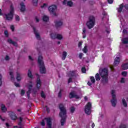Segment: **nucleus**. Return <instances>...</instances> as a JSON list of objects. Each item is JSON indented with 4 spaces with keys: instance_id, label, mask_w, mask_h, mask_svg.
Segmentation results:
<instances>
[{
    "instance_id": "f257e3e1",
    "label": "nucleus",
    "mask_w": 128,
    "mask_h": 128,
    "mask_svg": "<svg viewBox=\"0 0 128 128\" xmlns=\"http://www.w3.org/2000/svg\"><path fill=\"white\" fill-rule=\"evenodd\" d=\"M59 108L60 110L59 116L61 118V126H64V124H66V108L62 104H59Z\"/></svg>"
},
{
    "instance_id": "f03ea898",
    "label": "nucleus",
    "mask_w": 128,
    "mask_h": 128,
    "mask_svg": "<svg viewBox=\"0 0 128 128\" xmlns=\"http://www.w3.org/2000/svg\"><path fill=\"white\" fill-rule=\"evenodd\" d=\"M100 76L102 78L103 84H108V70L106 68H104L102 72H100Z\"/></svg>"
},
{
    "instance_id": "7ed1b4c3",
    "label": "nucleus",
    "mask_w": 128,
    "mask_h": 128,
    "mask_svg": "<svg viewBox=\"0 0 128 128\" xmlns=\"http://www.w3.org/2000/svg\"><path fill=\"white\" fill-rule=\"evenodd\" d=\"M42 58V56H39L38 60V64L39 65L40 68V72L42 74H46V66H44V62Z\"/></svg>"
},
{
    "instance_id": "20e7f679",
    "label": "nucleus",
    "mask_w": 128,
    "mask_h": 128,
    "mask_svg": "<svg viewBox=\"0 0 128 128\" xmlns=\"http://www.w3.org/2000/svg\"><path fill=\"white\" fill-rule=\"evenodd\" d=\"M14 6L11 4L10 6V13L5 14L7 20H12L14 18Z\"/></svg>"
},
{
    "instance_id": "39448f33",
    "label": "nucleus",
    "mask_w": 128,
    "mask_h": 128,
    "mask_svg": "<svg viewBox=\"0 0 128 128\" xmlns=\"http://www.w3.org/2000/svg\"><path fill=\"white\" fill-rule=\"evenodd\" d=\"M96 22V18L94 16H90L89 18V20L86 22V26L88 28H92L93 26H94V24Z\"/></svg>"
},
{
    "instance_id": "423d86ee",
    "label": "nucleus",
    "mask_w": 128,
    "mask_h": 128,
    "mask_svg": "<svg viewBox=\"0 0 128 128\" xmlns=\"http://www.w3.org/2000/svg\"><path fill=\"white\" fill-rule=\"evenodd\" d=\"M92 103L88 102L85 106V114L90 115L92 113Z\"/></svg>"
},
{
    "instance_id": "0eeeda50",
    "label": "nucleus",
    "mask_w": 128,
    "mask_h": 128,
    "mask_svg": "<svg viewBox=\"0 0 128 128\" xmlns=\"http://www.w3.org/2000/svg\"><path fill=\"white\" fill-rule=\"evenodd\" d=\"M112 100H111V104L112 106H116V94L114 90H112Z\"/></svg>"
},
{
    "instance_id": "6e6552de",
    "label": "nucleus",
    "mask_w": 128,
    "mask_h": 128,
    "mask_svg": "<svg viewBox=\"0 0 128 128\" xmlns=\"http://www.w3.org/2000/svg\"><path fill=\"white\" fill-rule=\"evenodd\" d=\"M56 5H52L48 7V10L51 14H53L55 16H56Z\"/></svg>"
},
{
    "instance_id": "1a4fd4ad",
    "label": "nucleus",
    "mask_w": 128,
    "mask_h": 128,
    "mask_svg": "<svg viewBox=\"0 0 128 128\" xmlns=\"http://www.w3.org/2000/svg\"><path fill=\"white\" fill-rule=\"evenodd\" d=\"M69 98H76L78 100L80 98V96L76 94V91H72L69 94Z\"/></svg>"
},
{
    "instance_id": "9d476101",
    "label": "nucleus",
    "mask_w": 128,
    "mask_h": 128,
    "mask_svg": "<svg viewBox=\"0 0 128 128\" xmlns=\"http://www.w3.org/2000/svg\"><path fill=\"white\" fill-rule=\"evenodd\" d=\"M36 74L38 76L36 80V86L38 90H40V86H42V81L40 80V76H38V74Z\"/></svg>"
},
{
    "instance_id": "9b49d317",
    "label": "nucleus",
    "mask_w": 128,
    "mask_h": 128,
    "mask_svg": "<svg viewBox=\"0 0 128 128\" xmlns=\"http://www.w3.org/2000/svg\"><path fill=\"white\" fill-rule=\"evenodd\" d=\"M9 116L11 120H16L18 118V116H16V114H14V112H9Z\"/></svg>"
},
{
    "instance_id": "f8f14e48",
    "label": "nucleus",
    "mask_w": 128,
    "mask_h": 128,
    "mask_svg": "<svg viewBox=\"0 0 128 128\" xmlns=\"http://www.w3.org/2000/svg\"><path fill=\"white\" fill-rule=\"evenodd\" d=\"M33 30L36 39L40 40V34L38 32V30H36V28L33 27Z\"/></svg>"
},
{
    "instance_id": "ddd939ff",
    "label": "nucleus",
    "mask_w": 128,
    "mask_h": 128,
    "mask_svg": "<svg viewBox=\"0 0 128 128\" xmlns=\"http://www.w3.org/2000/svg\"><path fill=\"white\" fill-rule=\"evenodd\" d=\"M20 11L22 12H24L26 11V6L24 5V2H22L20 3Z\"/></svg>"
},
{
    "instance_id": "4468645a",
    "label": "nucleus",
    "mask_w": 128,
    "mask_h": 128,
    "mask_svg": "<svg viewBox=\"0 0 128 128\" xmlns=\"http://www.w3.org/2000/svg\"><path fill=\"white\" fill-rule=\"evenodd\" d=\"M120 57H116L114 58V66H118V64H120Z\"/></svg>"
},
{
    "instance_id": "2eb2a0df",
    "label": "nucleus",
    "mask_w": 128,
    "mask_h": 128,
    "mask_svg": "<svg viewBox=\"0 0 128 128\" xmlns=\"http://www.w3.org/2000/svg\"><path fill=\"white\" fill-rule=\"evenodd\" d=\"M55 23V26L56 28H60V26H62V22L60 21H56L54 22Z\"/></svg>"
},
{
    "instance_id": "dca6fc26",
    "label": "nucleus",
    "mask_w": 128,
    "mask_h": 128,
    "mask_svg": "<svg viewBox=\"0 0 128 128\" xmlns=\"http://www.w3.org/2000/svg\"><path fill=\"white\" fill-rule=\"evenodd\" d=\"M0 106L2 112H6L8 110V109L6 108V105L4 104H1Z\"/></svg>"
},
{
    "instance_id": "f3484780",
    "label": "nucleus",
    "mask_w": 128,
    "mask_h": 128,
    "mask_svg": "<svg viewBox=\"0 0 128 128\" xmlns=\"http://www.w3.org/2000/svg\"><path fill=\"white\" fill-rule=\"evenodd\" d=\"M8 44H13V46H18V44L16 43V42H14L12 41V39H8Z\"/></svg>"
},
{
    "instance_id": "a211bd4d",
    "label": "nucleus",
    "mask_w": 128,
    "mask_h": 128,
    "mask_svg": "<svg viewBox=\"0 0 128 128\" xmlns=\"http://www.w3.org/2000/svg\"><path fill=\"white\" fill-rule=\"evenodd\" d=\"M32 90V84H30L28 86V91L26 92V94H30Z\"/></svg>"
},
{
    "instance_id": "6ab92c4d",
    "label": "nucleus",
    "mask_w": 128,
    "mask_h": 128,
    "mask_svg": "<svg viewBox=\"0 0 128 128\" xmlns=\"http://www.w3.org/2000/svg\"><path fill=\"white\" fill-rule=\"evenodd\" d=\"M124 8V5L123 4H122L120 5L119 8H118V12H122V8Z\"/></svg>"
},
{
    "instance_id": "aec40b11",
    "label": "nucleus",
    "mask_w": 128,
    "mask_h": 128,
    "mask_svg": "<svg viewBox=\"0 0 128 128\" xmlns=\"http://www.w3.org/2000/svg\"><path fill=\"white\" fill-rule=\"evenodd\" d=\"M68 56V52H66V51H64L63 52H62V60H66V56Z\"/></svg>"
},
{
    "instance_id": "412c9836",
    "label": "nucleus",
    "mask_w": 128,
    "mask_h": 128,
    "mask_svg": "<svg viewBox=\"0 0 128 128\" xmlns=\"http://www.w3.org/2000/svg\"><path fill=\"white\" fill-rule=\"evenodd\" d=\"M122 70H128V63H126V64H122Z\"/></svg>"
},
{
    "instance_id": "4be33fe9",
    "label": "nucleus",
    "mask_w": 128,
    "mask_h": 128,
    "mask_svg": "<svg viewBox=\"0 0 128 128\" xmlns=\"http://www.w3.org/2000/svg\"><path fill=\"white\" fill-rule=\"evenodd\" d=\"M58 34L56 33H51L50 34V38L52 40H56V36Z\"/></svg>"
},
{
    "instance_id": "5701e85b",
    "label": "nucleus",
    "mask_w": 128,
    "mask_h": 128,
    "mask_svg": "<svg viewBox=\"0 0 128 128\" xmlns=\"http://www.w3.org/2000/svg\"><path fill=\"white\" fill-rule=\"evenodd\" d=\"M86 28H82V38H86Z\"/></svg>"
},
{
    "instance_id": "b1692460",
    "label": "nucleus",
    "mask_w": 128,
    "mask_h": 128,
    "mask_svg": "<svg viewBox=\"0 0 128 128\" xmlns=\"http://www.w3.org/2000/svg\"><path fill=\"white\" fill-rule=\"evenodd\" d=\"M122 42L124 44H128V37L124 38L122 40Z\"/></svg>"
},
{
    "instance_id": "393cba45",
    "label": "nucleus",
    "mask_w": 128,
    "mask_h": 128,
    "mask_svg": "<svg viewBox=\"0 0 128 128\" xmlns=\"http://www.w3.org/2000/svg\"><path fill=\"white\" fill-rule=\"evenodd\" d=\"M43 22H48V20H50V18L46 16H44L42 18Z\"/></svg>"
},
{
    "instance_id": "a878e982",
    "label": "nucleus",
    "mask_w": 128,
    "mask_h": 128,
    "mask_svg": "<svg viewBox=\"0 0 128 128\" xmlns=\"http://www.w3.org/2000/svg\"><path fill=\"white\" fill-rule=\"evenodd\" d=\"M28 76L30 78H32V71L30 70H28Z\"/></svg>"
},
{
    "instance_id": "bb28decb",
    "label": "nucleus",
    "mask_w": 128,
    "mask_h": 128,
    "mask_svg": "<svg viewBox=\"0 0 128 128\" xmlns=\"http://www.w3.org/2000/svg\"><path fill=\"white\" fill-rule=\"evenodd\" d=\"M122 102L125 108L128 106V104L126 103V100L124 98L122 100Z\"/></svg>"
},
{
    "instance_id": "cd10ccee",
    "label": "nucleus",
    "mask_w": 128,
    "mask_h": 128,
    "mask_svg": "<svg viewBox=\"0 0 128 128\" xmlns=\"http://www.w3.org/2000/svg\"><path fill=\"white\" fill-rule=\"evenodd\" d=\"M16 78L18 82H20V80H22V78H20V74L18 72H17V76Z\"/></svg>"
},
{
    "instance_id": "c85d7f7f",
    "label": "nucleus",
    "mask_w": 128,
    "mask_h": 128,
    "mask_svg": "<svg viewBox=\"0 0 128 128\" xmlns=\"http://www.w3.org/2000/svg\"><path fill=\"white\" fill-rule=\"evenodd\" d=\"M96 80L97 81L100 80V74H96L95 76Z\"/></svg>"
},
{
    "instance_id": "c756f323",
    "label": "nucleus",
    "mask_w": 128,
    "mask_h": 128,
    "mask_svg": "<svg viewBox=\"0 0 128 128\" xmlns=\"http://www.w3.org/2000/svg\"><path fill=\"white\" fill-rule=\"evenodd\" d=\"M56 38H57V40H62V34H57Z\"/></svg>"
},
{
    "instance_id": "7c9ffc66",
    "label": "nucleus",
    "mask_w": 128,
    "mask_h": 128,
    "mask_svg": "<svg viewBox=\"0 0 128 128\" xmlns=\"http://www.w3.org/2000/svg\"><path fill=\"white\" fill-rule=\"evenodd\" d=\"M70 76L72 78L74 76H76V72L74 71L70 72Z\"/></svg>"
},
{
    "instance_id": "2f4dec72",
    "label": "nucleus",
    "mask_w": 128,
    "mask_h": 128,
    "mask_svg": "<svg viewBox=\"0 0 128 128\" xmlns=\"http://www.w3.org/2000/svg\"><path fill=\"white\" fill-rule=\"evenodd\" d=\"M32 3L34 6H38V0H32Z\"/></svg>"
},
{
    "instance_id": "473e14b6",
    "label": "nucleus",
    "mask_w": 128,
    "mask_h": 128,
    "mask_svg": "<svg viewBox=\"0 0 128 128\" xmlns=\"http://www.w3.org/2000/svg\"><path fill=\"white\" fill-rule=\"evenodd\" d=\"M64 91V90L60 89V90L58 94V98H62V92Z\"/></svg>"
},
{
    "instance_id": "72a5a7b5",
    "label": "nucleus",
    "mask_w": 128,
    "mask_h": 128,
    "mask_svg": "<svg viewBox=\"0 0 128 128\" xmlns=\"http://www.w3.org/2000/svg\"><path fill=\"white\" fill-rule=\"evenodd\" d=\"M90 79L92 84H94V82H96V79H94V76H90Z\"/></svg>"
},
{
    "instance_id": "f704fd0d",
    "label": "nucleus",
    "mask_w": 128,
    "mask_h": 128,
    "mask_svg": "<svg viewBox=\"0 0 128 128\" xmlns=\"http://www.w3.org/2000/svg\"><path fill=\"white\" fill-rule=\"evenodd\" d=\"M73 3L72 1L70 0L67 2V6H72Z\"/></svg>"
},
{
    "instance_id": "c9c22d12",
    "label": "nucleus",
    "mask_w": 128,
    "mask_h": 128,
    "mask_svg": "<svg viewBox=\"0 0 128 128\" xmlns=\"http://www.w3.org/2000/svg\"><path fill=\"white\" fill-rule=\"evenodd\" d=\"M70 110L72 114H74V111L76 110V108H74V106H72L70 108Z\"/></svg>"
},
{
    "instance_id": "e433bc0d",
    "label": "nucleus",
    "mask_w": 128,
    "mask_h": 128,
    "mask_svg": "<svg viewBox=\"0 0 128 128\" xmlns=\"http://www.w3.org/2000/svg\"><path fill=\"white\" fill-rule=\"evenodd\" d=\"M10 74L11 76V80H14V74L12 72H10Z\"/></svg>"
},
{
    "instance_id": "4c0bfd02",
    "label": "nucleus",
    "mask_w": 128,
    "mask_h": 128,
    "mask_svg": "<svg viewBox=\"0 0 128 128\" xmlns=\"http://www.w3.org/2000/svg\"><path fill=\"white\" fill-rule=\"evenodd\" d=\"M41 96L43 98H46V94H44V91H42L41 92Z\"/></svg>"
},
{
    "instance_id": "58836bf2",
    "label": "nucleus",
    "mask_w": 128,
    "mask_h": 128,
    "mask_svg": "<svg viewBox=\"0 0 128 128\" xmlns=\"http://www.w3.org/2000/svg\"><path fill=\"white\" fill-rule=\"evenodd\" d=\"M82 72L83 74H84L86 72V67H82Z\"/></svg>"
},
{
    "instance_id": "ea45409f",
    "label": "nucleus",
    "mask_w": 128,
    "mask_h": 128,
    "mask_svg": "<svg viewBox=\"0 0 128 128\" xmlns=\"http://www.w3.org/2000/svg\"><path fill=\"white\" fill-rule=\"evenodd\" d=\"M128 128V126L126 125L121 124L119 128Z\"/></svg>"
},
{
    "instance_id": "a19ab883",
    "label": "nucleus",
    "mask_w": 128,
    "mask_h": 128,
    "mask_svg": "<svg viewBox=\"0 0 128 128\" xmlns=\"http://www.w3.org/2000/svg\"><path fill=\"white\" fill-rule=\"evenodd\" d=\"M4 34H5V36H6V38L8 37V30H6L4 32Z\"/></svg>"
},
{
    "instance_id": "79ce46f5",
    "label": "nucleus",
    "mask_w": 128,
    "mask_h": 128,
    "mask_svg": "<svg viewBox=\"0 0 128 128\" xmlns=\"http://www.w3.org/2000/svg\"><path fill=\"white\" fill-rule=\"evenodd\" d=\"M122 74L123 76H128V72H122Z\"/></svg>"
},
{
    "instance_id": "37998d69",
    "label": "nucleus",
    "mask_w": 128,
    "mask_h": 128,
    "mask_svg": "<svg viewBox=\"0 0 128 128\" xmlns=\"http://www.w3.org/2000/svg\"><path fill=\"white\" fill-rule=\"evenodd\" d=\"M83 52H84V54H86L88 52V48H86V46H84L83 49Z\"/></svg>"
},
{
    "instance_id": "c03bdc74",
    "label": "nucleus",
    "mask_w": 128,
    "mask_h": 128,
    "mask_svg": "<svg viewBox=\"0 0 128 128\" xmlns=\"http://www.w3.org/2000/svg\"><path fill=\"white\" fill-rule=\"evenodd\" d=\"M2 74H0V86H2Z\"/></svg>"
},
{
    "instance_id": "a18cd8bd",
    "label": "nucleus",
    "mask_w": 128,
    "mask_h": 128,
    "mask_svg": "<svg viewBox=\"0 0 128 128\" xmlns=\"http://www.w3.org/2000/svg\"><path fill=\"white\" fill-rule=\"evenodd\" d=\"M24 94H26V92L24 91V90H22L20 92L21 96H24Z\"/></svg>"
},
{
    "instance_id": "49530a36",
    "label": "nucleus",
    "mask_w": 128,
    "mask_h": 128,
    "mask_svg": "<svg viewBox=\"0 0 128 128\" xmlns=\"http://www.w3.org/2000/svg\"><path fill=\"white\" fill-rule=\"evenodd\" d=\"M41 126H46V123L44 122V120H42V122H41Z\"/></svg>"
},
{
    "instance_id": "de8ad7c7",
    "label": "nucleus",
    "mask_w": 128,
    "mask_h": 128,
    "mask_svg": "<svg viewBox=\"0 0 128 128\" xmlns=\"http://www.w3.org/2000/svg\"><path fill=\"white\" fill-rule=\"evenodd\" d=\"M70 82H72V78H70L68 80V84H70Z\"/></svg>"
},
{
    "instance_id": "09e8293b",
    "label": "nucleus",
    "mask_w": 128,
    "mask_h": 128,
    "mask_svg": "<svg viewBox=\"0 0 128 128\" xmlns=\"http://www.w3.org/2000/svg\"><path fill=\"white\" fill-rule=\"evenodd\" d=\"M16 20L18 22L20 20V16L18 15L16 16Z\"/></svg>"
},
{
    "instance_id": "8fccbe9b",
    "label": "nucleus",
    "mask_w": 128,
    "mask_h": 128,
    "mask_svg": "<svg viewBox=\"0 0 128 128\" xmlns=\"http://www.w3.org/2000/svg\"><path fill=\"white\" fill-rule=\"evenodd\" d=\"M108 4H112L114 2V0H108Z\"/></svg>"
},
{
    "instance_id": "3c124183",
    "label": "nucleus",
    "mask_w": 128,
    "mask_h": 128,
    "mask_svg": "<svg viewBox=\"0 0 128 128\" xmlns=\"http://www.w3.org/2000/svg\"><path fill=\"white\" fill-rule=\"evenodd\" d=\"M10 29L12 30V32H14V25L11 26Z\"/></svg>"
},
{
    "instance_id": "603ef678",
    "label": "nucleus",
    "mask_w": 128,
    "mask_h": 128,
    "mask_svg": "<svg viewBox=\"0 0 128 128\" xmlns=\"http://www.w3.org/2000/svg\"><path fill=\"white\" fill-rule=\"evenodd\" d=\"M82 44V42H79L78 44V46L79 48H81Z\"/></svg>"
},
{
    "instance_id": "864d4df0",
    "label": "nucleus",
    "mask_w": 128,
    "mask_h": 128,
    "mask_svg": "<svg viewBox=\"0 0 128 128\" xmlns=\"http://www.w3.org/2000/svg\"><path fill=\"white\" fill-rule=\"evenodd\" d=\"M14 84L16 86V88H20V84L18 83L14 82Z\"/></svg>"
},
{
    "instance_id": "5fc2aeb1",
    "label": "nucleus",
    "mask_w": 128,
    "mask_h": 128,
    "mask_svg": "<svg viewBox=\"0 0 128 128\" xmlns=\"http://www.w3.org/2000/svg\"><path fill=\"white\" fill-rule=\"evenodd\" d=\"M124 8L125 9L128 10V4H126L125 5H124Z\"/></svg>"
},
{
    "instance_id": "6e6d98bb",
    "label": "nucleus",
    "mask_w": 128,
    "mask_h": 128,
    "mask_svg": "<svg viewBox=\"0 0 128 128\" xmlns=\"http://www.w3.org/2000/svg\"><path fill=\"white\" fill-rule=\"evenodd\" d=\"M110 70L112 71V72H114V66H111L110 67Z\"/></svg>"
},
{
    "instance_id": "4d7b16f0",
    "label": "nucleus",
    "mask_w": 128,
    "mask_h": 128,
    "mask_svg": "<svg viewBox=\"0 0 128 128\" xmlns=\"http://www.w3.org/2000/svg\"><path fill=\"white\" fill-rule=\"evenodd\" d=\"M6 60H10V56H6L5 58Z\"/></svg>"
},
{
    "instance_id": "13d9d810",
    "label": "nucleus",
    "mask_w": 128,
    "mask_h": 128,
    "mask_svg": "<svg viewBox=\"0 0 128 128\" xmlns=\"http://www.w3.org/2000/svg\"><path fill=\"white\" fill-rule=\"evenodd\" d=\"M82 55H83L82 53H80L79 54V58L80 59L82 58Z\"/></svg>"
},
{
    "instance_id": "bf43d9fd",
    "label": "nucleus",
    "mask_w": 128,
    "mask_h": 128,
    "mask_svg": "<svg viewBox=\"0 0 128 128\" xmlns=\"http://www.w3.org/2000/svg\"><path fill=\"white\" fill-rule=\"evenodd\" d=\"M46 6V4H44L42 6H41V8H44Z\"/></svg>"
},
{
    "instance_id": "052dcab7",
    "label": "nucleus",
    "mask_w": 128,
    "mask_h": 128,
    "mask_svg": "<svg viewBox=\"0 0 128 128\" xmlns=\"http://www.w3.org/2000/svg\"><path fill=\"white\" fill-rule=\"evenodd\" d=\"M120 82L124 84V78H121V80H120Z\"/></svg>"
},
{
    "instance_id": "680f3d73",
    "label": "nucleus",
    "mask_w": 128,
    "mask_h": 128,
    "mask_svg": "<svg viewBox=\"0 0 128 128\" xmlns=\"http://www.w3.org/2000/svg\"><path fill=\"white\" fill-rule=\"evenodd\" d=\"M28 59H29L30 60H32V61L34 60V58H32V56H28Z\"/></svg>"
},
{
    "instance_id": "e2e57ef3",
    "label": "nucleus",
    "mask_w": 128,
    "mask_h": 128,
    "mask_svg": "<svg viewBox=\"0 0 128 128\" xmlns=\"http://www.w3.org/2000/svg\"><path fill=\"white\" fill-rule=\"evenodd\" d=\"M35 20L36 22H40V20L38 18V17H36Z\"/></svg>"
},
{
    "instance_id": "0e129e2a",
    "label": "nucleus",
    "mask_w": 128,
    "mask_h": 128,
    "mask_svg": "<svg viewBox=\"0 0 128 128\" xmlns=\"http://www.w3.org/2000/svg\"><path fill=\"white\" fill-rule=\"evenodd\" d=\"M46 110L47 112H50V108H48V106H46Z\"/></svg>"
},
{
    "instance_id": "69168bd1",
    "label": "nucleus",
    "mask_w": 128,
    "mask_h": 128,
    "mask_svg": "<svg viewBox=\"0 0 128 128\" xmlns=\"http://www.w3.org/2000/svg\"><path fill=\"white\" fill-rule=\"evenodd\" d=\"M127 32H128V31L126 30V29L123 30V33L127 34Z\"/></svg>"
},
{
    "instance_id": "338daca9",
    "label": "nucleus",
    "mask_w": 128,
    "mask_h": 128,
    "mask_svg": "<svg viewBox=\"0 0 128 128\" xmlns=\"http://www.w3.org/2000/svg\"><path fill=\"white\" fill-rule=\"evenodd\" d=\"M88 86H90L92 85V82H88Z\"/></svg>"
},
{
    "instance_id": "774afa93",
    "label": "nucleus",
    "mask_w": 128,
    "mask_h": 128,
    "mask_svg": "<svg viewBox=\"0 0 128 128\" xmlns=\"http://www.w3.org/2000/svg\"><path fill=\"white\" fill-rule=\"evenodd\" d=\"M94 126H95L94 123H92V128H94Z\"/></svg>"
}]
</instances>
